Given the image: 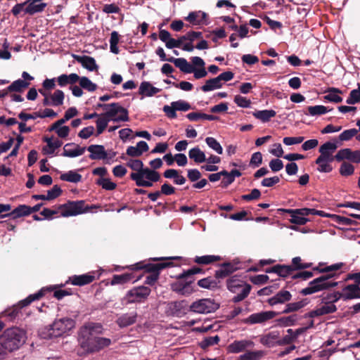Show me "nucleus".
Instances as JSON below:
<instances>
[{
    "label": "nucleus",
    "mask_w": 360,
    "mask_h": 360,
    "mask_svg": "<svg viewBox=\"0 0 360 360\" xmlns=\"http://www.w3.org/2000/svg\"><path fill=\"white\" fill-rule=\"evenodd\" d=\"M254 346V342L249 340H235L229 345L227 349L231 353H239L245 351L247 348Z\"/></svg>",
    "instance_id": "obj_16"
},
{
    "label": "nucleus",
    "mask_w": 360,
    "mask_h": 360,
    "mask_svg": "<svg viewBox=\"0 0 360 360\" xmlns=\"http://www.w3.org/2000/svg\"><path fill=\"white\" fill-rule=\"evenodd\" d=\"M343 300L360 297V288L356 284H351L342 289Z\"/></svg>",
    "instance_id": "obj_22"
},
{
    "label": "nucleus",
    "mask_w": 360,
    "mask_h": 360,
    "mask_svg": "<svg viewBox=\"0 0 360 360\" xmlns=\"http://www.w3.org/2000/svg\"><path fill=\"white\" fill-rule=\"evenodd\" d=\"M75 327V321L72 319L64 317L56 319L54 322L44 328L41 333L43 338H53L60 337Z\"/></svg>",
    "instance_id": "obj_4"
},
{
    "label": "nucleus",
    "mask_w": 360,
    "mask_h": 360,
    "mask_svg": "<svg viewBox=\"0 0 360 360\" xmlns=\"http://www.w3.org/2000/svg\"><path fill=\"white\" fill-rule=\"evenodd\" d=\"M276 115V112L274 110H257L253 112V116L263 122H269Z\"/></svg>",
    "instance_id": "obj_37"
},
{
    "label": "nucleus",
    "mask_w": 360,
    "mask_h": 360,
    "mask_svg": "<svg viewBox=\"0 0 360 360\" xmlns=\"http://www.w3.org/2000/svg\"><path fill=\"white\" fill-rule=\"evenodd\" d=\"M127 165L134 172L131 173L130 178L136 182L137 186L150 187L154 182L160 179V174L151 169L144 167L141 160L137 159H129Z\"/></svg>",
    "instance_id": "obj_2"
},
{
    "label": "nucleus",
    "mask_w": 360,
    "mask_h": 360,
    "mask_svg": "<svg viewBox=\"0 0 360 360\" xmlns=\"http://www.w3.org/2000/svg\"><path fill=\"white\" fill-rule=\"evenodd\" d=\"M85 151V147H81L74 143H68L64 146L62 155L68 158H76L83 155Z\"/></svg>",
    "instance_id": "obj_15"
},
{
    "label": "nucleus",
    "mask_w": 360,
    "mask_h": 360,
    "mask_svg": "<svg viewBox=\"0 0 360 360\" xmlns=\"http://www.w3.org/2000/svg\"><path fill=\"white\" fill-rule=\"evenodd\" d=\"M352 150L349 148H344L340 150L337 154L335 155V159L338 161H341L342 160L347 159L350 160V158L352 155Z\"/></svg>",
    "instance_id": "obj_58"
},
{
    "label": "nucleus",
    "mask_w": 360,
    "mask_h": 360,
    "mask_svg": "<svg viewBox=\"0 0 360 360\" xmlns=\"http://www.w3.org/2000/svg\"><path fill=\"white\" fill-rule=\"evenodd\" d=\"M110 122L108 118L103 114H100L96 120L97 134L99 135L103 132L107 127L108 122Z\"/></svg>",
    "instance_id": "obj_44"
},
{
    "label": "nucleus",
    "mask_w": 360,
    "mask_h": 360,
    "mask_svg": "<svg viewBox=\"0 0 360 360\" xmlns=\"http://www.w3.org/2000/svg\"><path fill=\"white\" fill-rule=\"evenodd\" d=\"M291 294L288 290H281L276 295L269 299L268 302L274 306L278 304H283L291 299Z\"/></svg>",
    "instance_id": "obj_25"
},
{
    "label": "nucleus",
    "mask_w": 360,
    "mask_h": 360,
    "mask_svg": "<svg viewBox=\"0 0 360 360\" xmlns=\"http://www.w3.org/2000/svg\"><path fill=\"white\" fill-rule=\"evenodd\" d=\"M44 0H26L25 14L33 15L38 13H41L46 8L47 4L43 2Z\"/></svg>",
    "instance_id": "obj_13"
},
{
    "label": "nucleus",
    "mask_w": 360,
    "mask_h": 360,
    "mask_svg": "<svg viewBox=\"0 0 360 360\" xmlns=\"http://www.w3.org/2000/svg\"><path fill=\"white\" fill-rule=\"evenodd\" d=\"M79 85L82 88L89 91H94L96 89V84L93 83L88 77H82L79 79Z\"/></svg>",
    "instance_id": "obj_50"
},
{
    "label": "nucleus",
    "mask_w": 360,
    "mask_h": 360,
    "mask_svg": "<svg viewBox=\"0 0 360 360\" xmlns=\"http://www.w3.org/2000/svg\"><path fill=\"white\" fill-rule=\"evenodd\" d=\"M205 142L207 146L214 150L217 154L221 155L223 153V148L221 144L213 137H207Z\"/></svg>",
    "instance_id": "obj_49"
},
{
    "label": "nucleus",
    "mask_w": 360,
    "mask_h": 360,
    "mask_svg": "<svg viewBox=\"0 0 360 360\" xmlns=\"http://www.w3.org/2000/svg\"><path fill=\"white\" fill-rule=\"evenodd\" d=\"M186 117L191 121H198L200 119L207 120H216L217 119L216 116L212 115L195 112L188 113Z\"/></svg>",
    "instance_id": "obj_42"
},
{
    "label": "nucleus",
    "mask_w": 360,
    "mask_h": 360,
    "mask_svg": "<svg viewBox=\"0 0 360 360\" xmlns=\"http://www.w3.org/2000/svg\"><path fill=\"white\" fill-rule=\"evenodd\" d=\"M43 295L44 294H43L42 291H39L33 295H30L26 299L20 301L19 303V305L20 306V307H24L25 306H27L33 301L40 299L43 296Z\"/></svg>",
    "instance_id": "obj_56"
},
{
    "label": "nucleus",
    "mask_w": 360,
    "mask_h": 360,
    "mask_svg": "<svg viewBox=\"0 0 360 360\" xmlns=\"http://www.w3.org/2000/svg\"><path fill=\"white\" fill-rule=\"evenodd\" d=\"M237 270V267L231 263H224L221 268L216 271V278H224Z\"/></svg>",
    "instance_id": "obj_30"
},
{
    "label": "nucleus",
    "mask_w": 360,
    "mask_h": 360,
    "mask_svg": "<svg viewBox=\"0 0 360 360\" xmlns=\"http://www.w3.org/2000/svg\"><path fill=\"white\" fill-rule=\"evenodd\" d=\"M283 212H293V213H297L298 214L305 217L306 216H308L309 214H317L320 216H323V211L316 210L315 209H311V208H301V209H295V210H281Z\"/></svg>",
    "instance_id": "obj_36"
},
{
    "label": "nucleus",
    "mask_w": 360,
    "mask_h": 360,
    "mask_svg": "<svg viewBox=\"0 0 360 360\" xmlns=\"http://www.w3.org/2000/svg\"><path fill=\"white\" fill-rule=\"evenodd\" d=\"M79 79V77L76 73H71L70 75H61L57 78L58 85L64 86L68 84H75Z\"/></svg>",
    "instance_id": "obj_35"
},
{
    "label": "nucleus",
    "mask_w": 360,
    "mask_h": 360,
    "mask_svg": "<svg viewBox=\"0 0 360 360\" xmlns=\"http://www.w3.org/2000/svg\"><path fill=\"white\" fill-rule=\"evenodd\" d=\"M227 289L232 293L236 294L232 300L237 303L246 298L251 290V285L240 278L238 276H233L226 281Z\"/></svg>",
    "instance_id": "obj_6"
},
{
    "label": "nucleus",
    "mask_w": 360,
    "mask_h": 360,
    "mask_svg": "<svg viewBox=\"0 0 360 360\" xmlns=\"http://www.w3.org/2000/svg\"><path fill=\"white\" fill-rule=\"evenodd\" d=\"M336 143L329 141L326 142L324 144H323L319 148L321 156L327 158H334L333 156V153L336 150Z\"/></svg>",
    "instance_id": "obj_38"
},
{
    "label": "nucleus",
    "mask_w": 360,
    "mask_h": 360,
    "mask_svg": "<svg viewBox=\"0 0 360 360\" xmlns=\"http://www.w3.org/2000/svg\"><path fill=\"white\" fill-rule=\"evenodd\" d=\"M164 176L167 179H174V183L177 185H183L186 182V179L179 174V172L174 169H169L165 171Z\"/></svg>",
    "instance_id": "obj_32"
},
{
    "label": "nucleus",
    "mask_w": 360,
    "mask_h": 360,
    "mask_svg": "<svg viewBox=\"0 0 360 360\" xmlns=\"http://www.w3.org/2000/svg\"><path fill=\"white\" fill-rule=\"evenodd\" d=\"M198 284L200 287L207 289H214L218 288V283L210 277L199 280Z\"/></svg>",
    "instance_id": "obj_48"
},
{
    "label": "nucleus",
    "mask_w": 360,
    "mask_h": 360,
    "mask_svg": "<svg viewBox=\"0 0 360 360\" xmlns=\"http://www.w3.org/2000/svg\"><path fill=\"white\" fill-rule=\"evenodd\" d=\"M44 141L46 143V146L42 148L44 155L53 154L55 150L60 148L63 143L61 141L53 137H45Z\"/></svg>",
    "instance_id": "obj_19"
},
{
    "label": "nucleus",
    "mask_w": 360,
    "mask_h": 360,
    "mask_svg": "<svg viewBox=\"0 0 360 360\" xmlns=\"http://www.w3.org/2000/svg\"><path fill=\"white\" fill-rule=\"evenodd\" d=\"M25 340L23 330L10 328L0 335V345L4 349L11 352L19 349L25 342Z\"/></svg>",
    "instance_id": "obj_3"
},
{
    "label": "nucleus",
    "mask_w": 360,
    "mask_h": 360,
    "mask_svg": "<svg viewBox=\"0 0 360 360\" xmlns=\"http://www.w3.org/2000/svg\"><path fill=\"white\" fill-rule=\"evenodd\" d=\"M181 274L179 276V280L172 284V289L181 295H189L192 292L191 284L193 282L192 280L184 281L185 277H181Z\"/></svg>",
    "instance_id": "obj_14"
},
{
    "label": "nucleus",
    "mask_w": 360,
    "mask_h": 360,
    "mask_svg": "<svg viewBox=\"0 0 360 360\" xmlns=\"http://www.w3.org/2000/svg\"><path fill=\"white\" fill-rule=\"evenodd\" d=\"M60 179L63 181L72 182V183H77L81 181L82 176L75 171H69L66 173L61 174Z\"/></svg>",
    "instance_id": "obj_43"
},
{
    "label": "nucleus",
    "mask_w": 360,
    "mask_h": 360,
    "mask_svg": "<svg viewBox=\"0 0 360 360\" xmlns=\"http://www.w3.org/2000/svg\"><path fill=\"white\" fill-rule=\"evenodd\" d=\"M168 61L173 63L176 68L184 73H191L193 71V65L184 58H174L172 57L168 59Z\"/></svg>",
    "instance_id": "obj_24"
},
{
    "label": "nucleus",
    "mask_w": 360,
    "mask_h": 360,
    "mask_svg": "<svg viewBox=\"0 0 360 360\" xmlns=\"http://www.w3.org/2000/svg\"><path fill=\"white\" fill-rule=\"evenodd\" d=\"M30 214V206L21 205L15 208L8 215L12 216L13 218L21 217Z\"/></svg>",
    "instance_id": "obj_41"
},
{
    "label": "nucleus",
    "mask_w": 360,
    "mask_h": 360,
    "mask_svg": "<svg viewBox=\"0 0 360 360\" xmlns=\"http://www.w3.org/2000/svg\"><path fill=\"white\" fill-rule=\"evenodd\" d=\"M95 279V276L91 274H86L82 275H75L70 277L71 283L74 285L82 286L93 282Z\"/></svg>",
    "instance_id": "obj_20"
},
{
    "label": "nucleus",
    "mask_w": 360,
    "mask_h": 360,
    "mask_svg": "<svg viewBox=\"0 0 360 360\" xmlns=\"http://www.w3.org/2000/svg\"><path fill=\"white\" fill-rule=\"evenodd\" d=\"M137 313L136 312H131L124 314L120 316L117 320V323L121 328L127 327L133 323H134L136 321Z\"/></svg>",
    "instance_id": "obj_26"
},
{
    "label": "nucleus",
    "mask_w": 360,
    "mask_h": 360,
    "mask_svg": "<svg viewBox=\"0 0 360 360\" xmlns=\"http://www.w3.org/2000/svg\"><path fill=\"white\" fill-rule=\"evenodd\" d=\"M306 303L304 301H299L296 302L289 303L286 305L283 313H290L296 311L305 306Z\"/></svg>",
    "instance_id": "obj_57"
},
{
    "label": "nucleus",
    "mask_w": 360,
    "mask_h": 360,
    "mask_svg": "<svg viewBox=\"0 0 360 360\" xmlns=\"http://www.w3.org/2000/svg\"><path fill=\"white\" fill-rule=\"evenodd\" d=\"M91 160H104L107 158L105 148L102 145H91L87 148Z\"/></svg>",
    "instance_id": "obj_21"
},
{
    "label": "nucleus",
    "mask_w": 360,
    "mask_h": 360,
    "mask_svg": "<svg viewBox=\"0 0 360 360\" xmlns=\"http://www.w3.org/2000/svg\"><path fill=\"white\" fill-rule=\"evenodd\" d=\"M308 114L311 116H317L326 114V112L330 111V109H328L327 107L324 105H314V106H309L307 108Z\"/></svg>",
    "instance_id": "obj_45"
},
{
    "label": "nucleus",
    "mask_w": 360,
    "mask_h": 360,
    "mask_svg": "<svg viewBox=\"0 0 360 360\" xmlns=\"http://www.w3.org/2000/svg\"><path fill=\"white\" fill-rule=\"evenodd\" d=\"M185 20L193 25H200L206 23L207 14L201 11H193L188 13Z\"/></svg>",
    "instance_id": "obj_18"
},
{
    "label": "nucleus",
    "mask_w": 360,
    "mask_h": 360,
    "mask_svg": "<svg viewBox=\"0 0 360 360\" xmlns=\"http://www.w3.org/2000/svg\"><path fill=\"white\" fill-rule=\"evenodd\" d=\"M263 355L262 351L248 352L240 356V360H259Z\"/></svg>",
    "instance_id": "obj_51"
},
{
    "label": "nucleus",
    "mask_w": 360,
    "mask_h": 360,
    "mask_svg": "<svg viewBox=\"0 0 360 360\" xmlns=\"http://www.w3.org/2000/svg\"><path fill=\"white\" fill-rule=\"evenodd\" d=\"M279 338V333L278 331H273L264 335L261 338V342L268 347H274L278 345Z\"/></svg>",
    "instance_id": "obj_34"
},
{
    "label": "nucleus",
    "mask_w": 360,
    "mask_h": 360,
    "mask_svg": "<svg viewBox=\"0 0 360 360\" xmlns=\"http://www.w3.org/2000/svg\"><path fill=\"white\" fill-rule=\"evenodd\" d=\"M325 93L326 94L323 98L332 103H339L342 101V98L340 96L342 91L338 88L330 87L328 88Z\"/></svg>",
    "instance_id": "obj_27"
},
{
    "label": "nucleus",
    "mask_w": 360,
    "mask_h": 360,
    "mask_svg": "<svg viewBox=\"0 0 360 360\" xmlns=\"http://www.w3.org/2000/svg\"><path fill=\"white\" fill-rule=\"evenodd\" d=\"M96 108H101L103 114L114 122H127L129 120V112L120 103H97Z\"/></svg>",
    "instance_id": "obj_5"
},
{
    "label": "nucleus",
    "mask_w": 360,
    "mask_h": 360,
    "mask_svg": "<svg viewBox=\"0 0 360 360\" xmlns=\"http://www.w3.org/2000/svg\"><path fill=\"white\" fill-rule=\"evenodd\" d=\"M159 38L162 41L165 43V46L167 49H172L169 44H170V41L174 40V39L171 37V34L168 31L165 30H160L159 32Z\"/></svg>",
    "instance_id": "obj_59"
},
{
    "label": "nucleus",
    "mask_w": 360,
    "mask_h": 360,
    "mask_svg": "<svg viewBox=\"0 0 360 360\" xmlns=\"http://www.w3.org/2000/svg\"><path fill=\"white\" fill-rule=\"evenodd\" d=\"M333 276L335 274H329L314 279L309 282L307 288L302 290L301 293L307 295L335 287L338 282L330 281Z\"/></svg>",
    "instance_id": "obj_7"
},
{
    "label": "nucleus",
    "mask_w": 360,
    "mask_h": 360,
    "mask_svg": "<svg viewBox=\"0 0 360 360\" xmlns=\"http://www.w3.org/2000/svg\"><path fill=\"white\" fill-rule=\"evenodd\" d=\"M136 269H141L143 268H146L147 271L152 272V274L146 276L145 283L148 285H153L159 277V271L160 269H164L167 264H148L147 266H143L139 263L135 264Z\"/></svg>",
    "instance_id": "obj_11"
},
{
    "label": "nucleus",
    "mask_w": 360,
    "mask_h": 360,
    "mask_svg": "<svg viewBox=\"0 0 360 360\" xmlns=\"http://www.w3.org/2000/svg\"><path fill=\"white\" fill-rule=\"evenodd\" d=\"M219 307V304L212 299H200L193 302L189 309L197 314H209L215 311Z\"/></svg>",
    "instance_id": "obj_9"
},
{
    "label": "nucleus",
    "mask_w": 360,
    "mask_h": 360,
    "mask_svg": "<svg viewBox=\"0 0 360 360\" xmlns=\"http://www.w3.org/2000/svg\"><path fill=\"white\" fill-rule=\"evenodd\" d=\"M220 259L219 256L215 255H204L200 257H195V262L200 264H209L214 262L219 261Z\"/></svg>",
    "instance_id": "obj_47"
},
{
    "label": "nucleus",
    "mask_w": 360,
    "mask_h": 360,
    "mask_svg": "<svg viewBox=\"0 0 360 360\" xmlns=\"http://www.w3.org/2000/svg\"><path fill=\"white\" fill-rule=\"evenodd\" d=\"M97 184L107 191H112L116 188V184L106 178H101L97 181Z\"/></svg>",
    "instance_id": "obj_55"
},
{
    "label": "nucleus",
    "mask_w": 360,
    "mask_h": 360,
    "mask_svg": "<svg viewBox=\"0 0 360 360\" xmlns=\"http://www.w3.org/2000/svg\"><path fill=\"white\" fill-rule=\"evenodd\" d=\"M276 315V312L273 311H266L255 313L252 314L247 319H244L243 323L251 325L257 323H263L270 319H272Z\"/></svg>",
    "instance_id": "obj_12"
},
{
    "label": "nucleus",
    "mask_w": 360,
    "mask_h": 360,
    "mask_svg": "<svg viewBox=\"0 0 360 360\" xmlns=\"http://www.w3.org/2000/svg\"><path fill=\"white\" fill-rule=\"evenodd\" d=\"M290 214V221L292 224H297V225H304L306 224L309 220V219L304 217L297 213H293V212H288Z\"/></svg>",
    "instance_id": "obj_53"
},
{
    "label": "nucleus",
    "mask_w": 360,
    "mask_h": 360,
    "mask_svg": "<svg viewBox=\"0 0 360 360\" xmlns=\"http://www.w3.org/2000/svg\"><path fill=\"white\" fill-rule=\"evenodd\" d=\"M59 210L60 216L67 217L86 212L89 210V208L84 206V201L80 200L70 202L68 204L60 205L59 207Z\"/></svg>",
    "instance_id": "obj_10"
},
{
    "label": "nucleus",
    "mask_w": 360,
    "mask_h": 360,
    "mask_svg": "<svg viewBox=\"0 0 360 360\" xmlns=\"http://www.w3.org/2000/svg\"><path fill=\"white\" fill-rule=\"evenodd\" d=\"M61 192L62 191L60 188L58 186L55 185L51 190L48 191L46 195L47 200L56 198L60 195Z\"/></svg>",
    "instance_id": "obj_64"
},
{
    "label": "nucleus",
    "mask_w": 360,
    "mask_h": 360,
    "mask_svg": "<svg viewBox=\"0 0 360 360\" xmlns=\"http://www.w3.org/2000/svg\"><path fill=\"white\" fill-rule=\"evenodd\" d=\"M337 310L336 306L330 301L324 302L323 304L317 307L309 313L310 317H315L329 314Z\"/></svg>",
    "instance_id": "obj_17"
},
{
    "label": "nucleus",
    "mask_w": 360,
    "mask_h": 360,
    "mask_svg": "<svg viewBox=\"0 0 360 360\" xmlns=\"http://www.w3.org/2000/svg\"><path fill=\"white\" fill-rule=\"evenodd\" d=\"M150 292L151 290L144 285L134 287L127 291L122 299V302L124 304L143 302L148 299Z\"/></svg>",
    "instance_id": "obj_8"
},
{
    "label": "nucleus",
    "mask_w": 360,
    "mask_h": 360,
    "mask_svg": "<svg viewBox=\"0 0 360 360\" xmlns=\"http://www.w3.org/2000/svg\"><path fill=\"white\" fill-rule=\"evenodd\" d=\"M102 333V326L98 323H87L78 332V342L85 354L98 352L111 344V340L97 337Z\"/></svg>",
    "instance_id": "obj_1"
},
{
    "label": "nucleus",
    "mask_w": 360,
    "mask_h": 360,
    "mask_svg": "<svg viewBox=\"0 0 360 360\" xmlns=\"http://www.w3.org/2000/svg\"><path fill=\"white\" fill-rule=\"evenodd\" d=\"M74 58L82 64V65L89 71H94L98 69L96 60L94 58L84 56H74Z\"/></svg>",
    "instance_id": "obj_28"
},
{
    "label": "nucleus",
    "mask_w": 360,
    "mask_h": 360,
    "mask_svg": "<svg viewBox=\"0 0 360 360\" xmlns=\"http://www.w3.org/2000/svg\"><path fill=\"white\" fill-rule=\"evenodd\" d=\"M172 105L174 106L176 111H187L191 108L190 104L182 100L174 101L172 103Z\"/></svg>",
    "instance_id": "obj_62"
},
{
    "label": "nucleus",
    "mask_w": 360,
    "mask_h": 360,
    "mask_svg": "<svg viewBox=\"0 0 360 360\" xmlns=\"http://www.w3.org/2000/svg\"><path fill=\"white\" fill-rule=\"evenodd\" d=\"M346 103L349 105L360 103V92L357 89L351 91L349 96L346 100Z\"/></svg>",
    "instance_id": "obj_60"
},
{
    "label": "nucleus",
    "mask_w": 360,
    "mask_h": 360,
    "mask_svg": "<svg viewBox=\"0 0 360 360\" xmlns=\"http://www.w3.org/2000/svg\"><path fill=\"white\" fill-rule=\"evenodd\" d=\"M357 134H358V130L356 129L353 128V129H347V130H345L344 131H342L339 135V139L341 141H347L350 140L354 136H356Z\"/></svg>",
    "instance_id": "obj_54"
},
{
    "label": "nucleus",
    "mask_w": 360,
    "mask_h": 360,
    "mask_svg": "<svg viewBox=\"0 0 360 360\" xmlns=\"http://www.w3.org/2000/svg\"><path fill=\"white\" fill-rule=\"evenodd\" d=\"M334 159V158H327L320 155L316 160V163L319 165L318 170L321 172H330L332 170L330 162H333Z\"/></svg>",
    "instance_id": "obj_31"
},
{
    "label": "nucleus",
    "mask_w": 360,
    "mask_h": 360,
    "mask_svg": "<svg viewBox=\"0 0 360 360\" xmlns=\"http://www.w3.org/2000/svg\"><path fill=\"white\" fill-rule=\"evenodd\" d=\"M161 90L153 86L149 82L141 83L139 89V94L143 96L151 97L159 93Z\"/></svg>",
    "instance_id": "obj_23"
},
{
    "label": "nucleus",
    "mask_w": 360,
    "mask_h": 360,
    "mask_svg": "<svg viewBox=\"0 0 360 360\" xmlns=\"http://www.w3.org/2000/svg\"><path fill=\"white\" fill-rule=\"evenodd\" d=\"M293 271H294V269L290 266L276 265L271 268L267 269L266 270V273H276L279 276L287 277V276H290Z\"/></svg>",
    "instance_id": "obj_29"
},
{
    "label": "nucleus",
    "mask_w": 360,
    "mask_h": 360,
    "mask_svg": "<svg viewBox=\"0 0 360 360\" xmlns=\"http://www.w3.org/2000/svg\"><path fill=\"white\" fill-rule=\"evenodd\" d=\"M50 96L52 106H59L63 103L65 95L63 91L58 89Z\"/></svg>",
    "instance_id": "obj_46"
},
{
    "label": "nucleus",
    "mask_w": 360,
    "mask_h": 360,
    "mask_svg": "<svg viewBox=\"0 0 360 360\" xmlns=\"http://www.w3.org/2000/svg\"><path fill=\"white\" fill-rule=\"evenodd\" d=\"M354 166L348 162H343L340 168V172L342 176H349L354 173Z\"/></svg>",
    "instance_id": "obj_61"
},
{
    "label": "nucleus",
    "mask_w": 360,
    "mask_h": 360,
    "mask_svg": "<svg viewBox=\"0 0 360 360\" xmlns=\"http://www.w3.org/2000/svg\"><path fill=\"white\" fill-rule=\"evenodd\" d=\"M30 84V83L29 82L19 79L14 81L8 86V90H10L11 92H22Z\"/></svg>",
    "instance_id": "obj_40"
},
{
    "label": "nucleus",
    "mask_w": 360,
    "mask_h": 360,
    "mask_svg": "<svg viewBox=\"0 0 360 360\" xmlns=\"http://www.w3.org/2000/svg\"><path fill=\"white\" fill-rule=\"evenodd\" d=\"M131 279L130 274H124L121 275H114L111 281L110 284L112 285H115L117 284H124L129 281Z\"/></svg>",
    "instance_id": "obj_52"
},
{
    "label": "nucleus",
    "mask_w": 360,
    "mask_h": 360,
    "mask_svg": "<svg viewBox=\"0 0 360 360\" xmlns=\"http://www.w3.org/2000/svg\"><path fill=\"white\" fill-rule=\"evenodd\" d=\"M234 102L238 106L241 108H249L251 104V101L240 95H236L234 97Z\"/></svg>",
    "instance_id": "obj_63"
},
{
    "label": "nucleus",
    "mask_w": 360,
    "mask_h": 360,
    "mask_svg": "<svg viewBox=\"0 0 360 360\" xmlns=\"http://www.w3.org/2000/svg\"><path fill=\"white\" fill-rule=\"evenodd\" d=\"M188 157L193 160L195 163H202L205 162L206 156L205 153L198 147H195L189 150Z\"/></svg>",
    "instance_id": "obj_33"
},
{
    "label": "nucleus",
    "mask_w": 360,
    "mask_h": 360,
    "mask_svg": "<svg viewBox=\"0 0 360 360\" xmlns=\"http://www.w3.org/2000/svg\"><path fill=\"white\" fill-rule=\"evenodd\" d=\"M222 86V82H220L218 77L208 79L205 84L201 86V89L204 92L213 91Z\"/></svg>",
    "instance_id": "obj_39"
}]
</instances>
